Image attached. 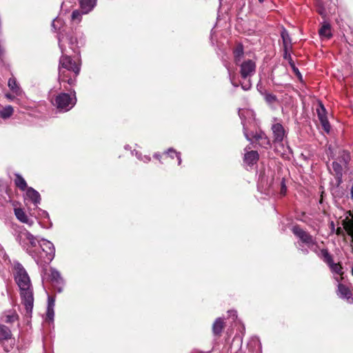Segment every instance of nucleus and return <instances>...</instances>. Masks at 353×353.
Listing matches in <instances>:
<instances>
[{"label": "nucleus", "instance_id": "obj_1", "mask_svg": "<svg viewBox=\"0 0 353 353\" xmlns=\"http://www.w3.org/2000/svg\"><path fill=\"white\" fill-rule=\"evenodd\" d=\"M14 277L20 289L22 303L25 305L26 312L31 313L33 307L34 297L30 279L28 272L19 262L14 263Z\"/></svg>", "mask_w": 353, "mask_h": 353}, {"label": "nucleus", "instance_id": "obj_2", "mask_svg": "<svg viewBox=\"0 0 353 353\" xmlns=\"http://www.w3.org/2000/svg\"><path fill=\"white\" fill-rule=\"evenodd\" d=\"M59 47L63 54L66 52L67 43L76 54H79V49L85 43L83 33L77 28L65 27L58 34Z\"/></svg>", "mask_w": 353, "mask_h": 353}, {"label": "nucleus", "instance_id": "obj_3", "mask_svg": "<svg viewBox=\"0 0 353 353\" xmlns=\"http://www.w3.org/2000/svg\"><path fill=\"white\" fill-rule=\"evenodd\" d=\"M297 248L299 250H301L303 254L307 253L308 249L314 250L316 254L327 264L334 275V279L338 283L343 279V277L342 276L343 272L341 265L339 263H334L332 256L326 249L321 248L317 250V244H299V247Z\"/></svg>", "mask_w": 353, "mask_h": 353}, {"label": "nucleus", "instance_id": "obj_4", "mask_svg": "<svg viewBox=\"0 0 353 353\" xmlns=\"http://www.w3.org/2000/svg\"><path fill=\"white\" fill-rule=\"evenodd\" d=\"M80 66L75 63L66 52L62 54L59 59V79L62 82H67L69 85H74L76 77L79 74Z\"/></svg>", "mask_w": 353, "mask_h": 353}, {"label": "nucleus", "instance_id": "obj_5", "mask_svg": "<svg viewBox=\"0 0 353 353\" xmlns=\"http://www.w3.org/2000/svg\"><path fill=\"white\" fill-rule=\"evenodd\" d=\"M24 249L39 263H50L54 257V244H25Z\"/></svg>", "mask_w": 353, "mask_h": 353}, {"label": "nucleus", "instance_id": "obj_6", "mask_svg": "<svg viewBox=\"0 0 353 353\" xmlns=\"http://www.w3.org/2000/svg\"><path fill=\"white\" fill-rule=\"evenodd\" d=\"M77 103L75 92L74 91L73 97L68 93L61 92L56 96L54 99L52 101V103L55 106L59 112H68L71 110Z\"/></svg>", "mask_w": 353, "mask_h": 353}, {"label": "nucleus", "instance_id": "obj_7", "mask_svg": "<svg viewBox=\"0 0 353 353\" xmlns=\"http://www.w3.org/2000/svg\"><path fill=\"white\" fill-rule=\"evenodd\" d=\"M242 124L243 127V134L245 137V139L250 141L251 143H254V141L255 142H257L259 145L263 148H267L268 147L270 146V141L265 133L261 130L256 132L255 134L251 133L249 134L248 132V130L245 125L244 121H242Z\"/></svg>", "mask_w": 353, "mask_h": 353}, {"label": "nucleus", "instance_id": "obj_8", "mask_svg": "<svg viewBox=\"0 0 353 353\" xmlns=\"http://www.w3.org/2000/svg\"><path fill=\"white\" fill-rule=\"evenodd\" d=\"M255 71L256 63L251 59L244 61L240 64V74L243 79H246L254 75Z\"/></svg>", "mask_w": 353, "mask_h": 353}, {"label": "nucleus", "instance_id": "obj_9", "mask_svg": "<svg viewBox=\"0 0 353 353\" xmlns=\"http://www.w3.org/2000/svg\"><path fill=\"white\" fill-rule=\"evenodd\" d=\"M316 112L323 129L325 132L329 133L331 126L326 116V109L321 103H319V107L316 109Z\"/></svg>", "mask_w": 353, "mask_h": 353}, {"label": "nucleus", "instance_id": "obj_10", "mask_svg": "<svg viewBox=\"0 0 353 353\" xmlns=\"http://www.w3.org/2000/svg\"><path fill=\"white\" fill-rule=\"evenodd\" d=\"M291 231L302 243H312V236L299 225H293L291 228Z\"/></svg>", "mask_w": 353, "mask_h": 353}, {"label": "nucleus", "instance_id": "obj_11", "mask_svg": "<svg viewBox=\"0 0 353 353\" xmlns=\"http://www.w3.org/2000/svg\"><path fill=\"white\" fill-rule=\"evenodd\" d=\"M273 133V142L274 143H281L285 137V131L280 123H274L271 128Z\"/></svg>", "mask_w": 353, "mask_h": 353}, {"label": "nucleus", "instance_id": "obj_12", "mask_svg": "<svg viewBox=\"0 0 353 353\" xmlns=\"http://www.w3.org/2000/svg\"><path fill=\"white\" fill-rule=\"evenodd\" d=\"M281 37L283 42V53H290V50H292V39L290 36L288 31L284 28H281Z\"/></svg>", "mask_w": 353, "mask_h": 353}, {"label": "nucleus", "instance_id": "obj_13", "mask_svg": "<svg viewBox=\"0 0 353 353\" xmlns=\"http://www.w3.org/2000/svg\"><path fill=\"white\" fill-rule=\"evenodd\" d=\"M335 161H338L341 164L343 165L345 171L348 170L349 163L351 161V155L350 152L345 150H339Z\"/></svg>", "mask_w": 353, "mask_h": 353}, {"label": "nucleus", "instance_id": "obj_14", "mask_svg": "<svg viewBox=\"0 0 353 353\" xmlns=\"http://www.w3.org/2000/svg\"><path fill=\"white\" fill-rule=\"evenodd\" d=\"M332 169L336 181L338 182V183H342L343 171L345 170L343 165L341 164L338 161H334L332 162Z\"/></svg>", "mask_w": 353, "mask_h": 353}, {"label": "nucleus", "instance_id": "obj_15", "mask_svg": "<svg viewBox=\"0 0 353 353\" xmlns=\"http://www.w3.org/2000/svg\"><path fill=\"white\" fill-rule=\"evenodd\" d=\"M259 159L257 151L252 150L245 154L243 161L249 166L256 164Z\"/></svg>", "mask_w": 353, "mask_h": 353}, {"label": "nucleus", "instance_id": "obj_16", "mask_svg": "<svg viewBox=\"0 0 353 353\" xmlns=\"http://www.w3.org/2000/svg\"><path fill=\"white\" fill-rule=\"evenodd\" d=\"M26 196L35 205H37L41 202V196L38 191L29 187L26 190Z\"/></svg>", "mask_w": 353, "mask_h": 353}, {"label": "nucleus", "instance_id": "obj_17", "mask_svg": "<svg viewBox=\"0 0 353 353\" xmlns=\"http://www.w3.org/2000/svg\"><path fill=\"white\" fill-rule=\"evenodd\" d=\"M283 57L284 59L287 60L288 61V63L290 66L291 67L292 71L296 76V77L301 81H303V77L300 71L299 70L298 68L295 65V63L294 61L292 60V58L291 57L290 53H283Z\"/></svg>", "mask_w": 353, "mask_h": 353}, {"label": "nucleus", "instance_id": "obj_18", "mask_svg": "<svg viewBox=\"0 0 353 353\" xmlns=\"http://www.w3.org/2000/svg\"><path fill=\"white\" fill-rule=\"evenodd\" d=\"M97 0H81L80 7L83 14H88L96 6Z\"/></svg>", "mask_w": 353, "mask_h": 353}, {"label": "nucleus", "instance_id": "obj_19", "mask_svg": "<svg viewBox=\"0 0 353 353\" xmlns=\"http://www.w3.org/2000/svg\"><path fill=\"white\" fill-rule=\"evenodd\" d=\"M337 295L344 299L349 301L351 299L352 292L350 289L341 283L338 284ZM353 301V299H352Z\"/></svg>", "mask_w": 353, "mask_h": 353}, {"label": "nucleus", "instance_id": "obj_20", "mask_svg": "<svg viewBox=\"0 0 353 353\" xmlns=\"http://www.w3.org/2000/svg\"><path fill=\"white\" fill-rule=\"evenodd\" d=\"M14 214L17 219L21 223H26L30 225L33 224V221L28 218L27 214L21 208H15Z\"/></svg>", "mask_w": 353, "mask_h": 353}, {"label": "nucleus", "instance_id": "obj_21", "mask_svg": "<svg viewBox=\"0 0 353 353\" xmlns=\"http://www.w3.org/2000/svg\"><path fill=\"white\" fill-rule=\"evenodd\" d=\"M234 62L239 65L244 55V48L241 43H239L233 51Z\"/></svg>", "mask_w": 353, "mask_h": 353}, {"label": "nucleus", "instance_id": "obj_22", "mask_svg": "<svg viewBox=\"0 0 353 353\" xmlns=\"http://www.w3.org/2000/svg\"><path fill=\"white\" fill-rule=\"evenodd\" d=\"M319 35L321 37H324L327 39H330L332 37V34L331 32V26L327 22L324 21L321 28L319 30Z\"/></svg>", "mask_w": 353, "mask_h": 353}, {"label": "nucleus", "instance_id": "obj_23", "mask_svg": "<svg viewBox=\"0 0 353 353\" xmlns=\"http://www.w3.org/2000/svg\"><path fill=\"white\" fill-rule=\"evenodd\" d=\"M12 337L10 329L2 324H0V341H7Z\"/></svg>", "mask_w": 353, "mask_h": 353}, {"label": "nucleus", "instance_id": "obj_24", "mask_svg": "<svg viewBox=\"0 0 353 353\" xmlns=\"http://www.w3.org/2000/svg\"><path fill=\"white\" fill-rule=\"evenodd\" d=\"M341 184L336 181V185L331 188V193L334 198L341 199L345 194V190Z\"/></svg>", "mask_w": 353, "mask_h": 353}, {"label": "nucleus", "instance_id": "obj_25", "mask_svg": "<svg viewBox=\"0 0 353 353\" xmlns=\"http://www.w3.org/2000/svg\"><path fill=\"white\" fill-rule=\"evenodd\" d=\"M343 226L348 235L352 237V243H353V214L351 218L347 217L343 221Z\"/></svg>", "mask_w": 353, "mask_h": 353}, {"label": "nucleus", "instance_id": "obj_26", "mask_svg": "<svg viewBox=\"0 0 353 353\" xmlns=\"http://www.w3.org/2000/svg\"><path fill=\"white\" fill-rule=\"evenodd\" d=\"M14 184L18 188L23 191L27 190L28 188L26 181L19 174H15Z\"/></svg>", "mask_w": 353, "mask_h": 353}, {"label": "nucleus", "instance_id": "obj_27", "mask_svg": "<svg viewBox=\"0 0 353 353\" xmlns=\"http://www.w3.org/2000/svg\"><path fill=\"white\" fill-rule=\"evenodd\" d=\"M50 279L53 283L57 284H63V281L61 276L60 272L54 268L50 269Z\"/></svg>", "mask_w": 353, "mask_h": 353}, {"label": "nucleus", "instance_id": "obj_28", "mask_svg": "<svg viewBox=\"0 0 353 353\" xmlns=\"http://www.w3.org/2000/svg\"><path fill=\"white\" fill-rule=\"evenodd\" d=\"M8 87L14 93H15L17 95H19L21 93V90L17 84L16 79L14 77L9 79Z\"/></svg>", "mask_w": 353, "mask_h": 353}, {"label": "nucleus", "instance_id": "obj_29", "mask_svg": "<svg viewBox=\"0 0 353 353\" xmlns=\"http://www.w3.org/2000/svg\"><path fill=\"white\" fill-rule=\"evenodd\" d=\"M223 327V320L221 318L216 319L212 326L214 334H219L222 332Z\"/></svg>", "mask_w": 353, "mask_h": 353}, {"label": "nucleus", "instance_id": "obj_30", "mask_svg": "<svg viewBox=\"0 0 353 353\" xmlns=\"http://www.w3.org/2000/svg\"><path fill=\"white\" fill-rule=\"evenodd\" d=\"M260 93L264 97L265 101L269 104H272L277 101L276 96L273 94L269 93L267 91H260Z\"/></svg>", "mask_w": 353, "mask_h": 353}, {"label": "nucleus", "instance_id": "obj_31", "mask_svg": "<svg viewBox=\"0 0 353 353\" xmlns=\"http://www.w3.org/2000/svg\"><path fill=\"white\" fill-rule=\"evenodd\" d=\"M13 108L11 105H8L0 110V117L4 119H8L13 114Z\"/></svg>", "mask_w": 353, "mask_h": 353}, {"label": "nucleus", "instance_id": "obj_32", "mask_svg": "<svg viewBox=\"0 0 353 353\" xmlns=\"http://www.w3.org/2000/svg\"><path fill=\"white\" fill-rule=\"evenodd\" d=\"M166 153L172 158V159H174V157H176L177 160H178V165H181V153L180 152H176L174 149H173L172 148H169L167 151H166Z\"/></svg>", "mask_w": 353, "mask_h": 353}, {"label": "nucleus", "instance_id": "obj_33", "mask_svg": "<svg viewBox=\"0 0 353 353\" xmlns=\"http://www.w3.org/2000/svg\"><path fill=\"white\" fill-rule=\"evenodd\" d=\"M18 314L15 312H12L6 316L5 322L7 323H12L18 320Z\"/></svg>", "mask_w": 353, "mask_h": 353}, {"label": "nucleus", "instance_id": "obj_34", "mask_svg": "<svg viewBox=\"0 0 353 353\" xmlns=\"http://www.w3.org/2000/svg\"><path fill=\"white\" fill-rule=\"evenodd\" d=\"M252 345L258 347L259 353H261L262 345H261L260 340L258 338L254 337V338L252 339V340L250 341V342L249 343V346L251 347Z\"/></svg>", "mask_w": 353, "mask_h": 353}, {"label": "nucleus", "instance_id": "obj_35", "mask_svg": "<svg viewBox=\"0 0 353 353\" xmlns=\"http://www.w3.org/2000/svg\"><path fill=\"white\" fill-rule=\"evenodd\" d=\"M81 14H83L82 11L81 12L78 10H74L71 15L72 20H77L78 21H80L81 19Z\"/></svg>", "mask_w": 353, "mask_h": 353}, {"label": "nucleus", "instance_id": "obj_36", "mask_svg": "<svg viewBox=\"0 0 353 353\" xmlns=\"http://www.w3.org/2000/svg\"><path fill=\"white\" fill-rule=\"evenodd\" d=\"M54 308H48L47 307L46 311V316L50 321H52L54 320Z\"/></svg>", "mask_w": 353, "mask_h": 353}, {"label": "nucleus", "instance_id": "obj_37", "mask_svg": "<svg viewBox=\"0 0 353 353\" xmlns=\"http://www.w3.org/2000/svg\"><path fill=\"white\" fill-rule=\"evenodd\" d=\"M286 192H287V187H286V185H285V180L284 178L282 179V181L281 182V191H280V194L281 195H285L286 194Z\"/></svg>", "mask_w": 353, "mask_h": 353}, {"label": "nucleus", "instance_id": "obj_38", "mask_svg": "<svg viewBox=\"0 0 353 353\" xmlns=\"http://www.w3.org/2000/svg\"><path fill=\"white\" fill-rule=\"evenodd\" d=\"M241 85V88L244 90H249L252 87V83L250 79L247 81L246 82H242L240 83Z\"/></svg>", "mask_w": 353, "mask_h": 353}, {"label": "nucleus", "instance_id": "obj_39", "mask_svg": "<svg viewBox=\"0 0 353 353\" xmlns=\"http://www.w3.org/2000/svg\"><path fill=\"white\" fill-rule=\"evenodd\" d=\"M55 305V300L52 296H48V308H54Z\"/></svg>", "mask_w": 353, "mask_h": 353}, {"label": "nucleus", "instance_id": "obj_40", "mask_svg": "<svg viewBox=\"0 0 353 353\" xmlns=\"http://www.w3.org/2000/svg\"><path fill=\"white\" fill-rule=\"evenodd\" d=\"M61 19H57V18L52 21V27L54 30V31H57L59 29V28L57 27V24L58 23L61 24Z\"/></svg>", "mask_w": 353, "mask_h": 353}, {"label": "nucleus", "instance_id": "obj_41", "mask_svg": "<svg viewBox=\"0 0 353 353\" xmlns=\"http://www.w3.org/2000/svg\"><path fill=\"white\" fill-rule=\"evenodd\" d=\"M318 12L320 15L322 16L323 18H325L326 17V10L325 9L322 7V6H319V8H318Z\"/></svg>", "mask_w": 353, "mask_h": 353}, {"label": "nucleus", "instance_id": "obj_42", "mask_svg": "<svg viewBox=\"0 0 353 353\" xmlns=\"http://www.w3.org/2000/svg\"><path fill=\"white\" fill-rule=\"evenodd\" d=\"M327 154L332 159H334V152H333V150L332 149V147L331 146H329L328 147V149L327 150Z\"/></svg>", "mask_w": 353, "mask_h": 353}, {"label": "nucleus", "instance_id": "obj_43", "mask_svg": "<svg viewBox=\"0 0 353 353\" xmlns=\"http://www.w3.org/2000/svg\"><path fill=\"white\" fill-rule=\"evenodd\" d=\"M229 312H230V315L232 316L233 319H234L237 316L236 311L232 310V311H230Z\"/></svg>", "mask_w": 353, "mask_h": 353}, {"label": "nucleus", "instance_id": "obj_44", "mask_svg": "<svg viewBox=\"0 0 353 353\" xmlns=\"http://www.w3.org/2000/svg\"><path fill=\"white\" fill-rule=\"evenodd\" d=\"M257 90L260 92V91H266L265 90L263 89L262 86L259 84H257Z\"/></svg>", "mask_w": 353, "mask_h": 353}, {"label": "nucleus", "instance_id": "obj_45", "mask_svg": "<svg viewBox=\"0 0 353 353\" xmlns=\"http://www.w3.org/2000/svg\"><path fill=\"white\" fill-rule=\"evenodd\" d=\"M154 157L155 159H159H159H160V158H161V154H159V153H155V154H154Z\"/></svg>", "mask_w": 353, "mask_h": 353}, {"label": "nucleus", "instance_id": "obj_46", "mask_svg": "<svg viewBox=\"0 0 353 353\" xmlns=\"http://www.w3.org/2000/svg\"><path fill=\"white\" fill-rule=\"evenodd\" d=\"M350 194H351V199H352V201H353V183H352V187H351Z\"/></svg>", "mask_w": 353, "mask_h": 353}, {"label": "nucleus", "instance_id": "obj_47", "mask_svg": "<svg viewBox=\"0 0 353 353\" xmlns=\"http://www.w3.org/2000/svg\"><path fill=\"white\" fill-rule=\"evenodd\" d=\"M43 214H45L46 217L49 218V214H48V213L46 211H43Z\"/></svg>", "mask_w": 353, "mask_h": 353}, {"label": "nucleus", "instance_id": "obj_48", "mask_svg": "<svg viewBox=\"0 0 353 353\" xmlns=\"http://www.w3.org/2000/svg\"><path fill=\"white\" fill-rule=\"evenodd\" d=\"M232 85H233L234 87H238V86H239V84H238V83H234L232 81Z\"/></svg>", "mask_w": 353, "mask_h": 353}, {"label": "nucleus", "instance_id": "obj_49", "mask_svg": "<svg viewBox=\"0 0 353 353\" xmlns=\"http://www.w3.org/2000/svg\"><path fill=\"white\" fill-rule=\"evenodd\" d=\"M6 96H7V97H8V98H9V99H12V97H11V95H10V94H7Z\"/></svg>", "mask_w": 353, "mask_h": 353}, {"label": "nucleus", "instance_id": "obj_50", "mask_svg": "<svg viewBox=\"0 0 353 353\" xmlns=\"http://www.w3.org/2000/svg\"><path fill=\"white\" fill-rule=\"evenodd\" d=\"M259 1L260 3H263V2L264 1V0H259Z\"/></svg>", "mask_w": 353, "mask_h": 353}, {"label": "nucleus", "instance_id": "obj_51", "mask_svg": "<svg viewBox=\"0 0 353 353\" xmlns=\"http://www.w3.org/2000/svg\"><path fill=\"white\" fill-rule=\"evenodd\" d=\"M352 275H353V267H352Z\"/></svg>", "mask_w": 353, "mask_h": 353}]
</instances>
